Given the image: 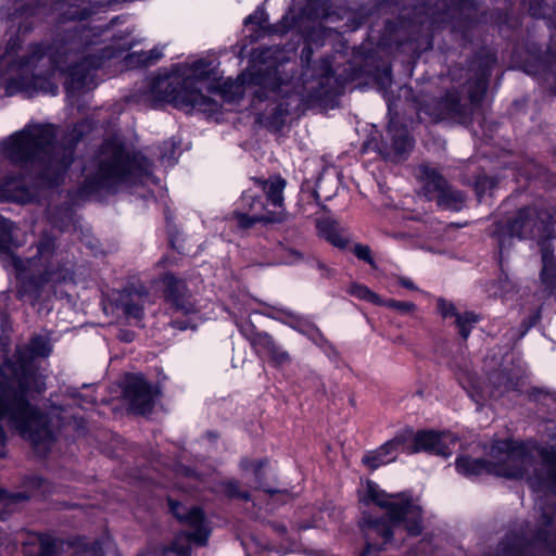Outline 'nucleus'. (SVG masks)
Listing matches in <instances>:
<instances>
[{
  "label": "nucleus",
  "mask_w": 556,
  "mask_h": 556,
  "mask_svg": "<svg viewBox=\"0 0 556 556\" xmlns=\"http://www.w3.org/2000/svg\"><path fill=\"white\" fill-rule=\"evenodd\" d=\"M314 332H315V336L318 338V340L320 342H327V340L325 339V337L323 336V333L319 331V329L315 328L314 329Z\"/></svg>",
  "instance_id": "69168bd1"
},
{
  "label": "nucleus",
  "mask_w": 556,
  "mask_h": 556,
  "mask_svg": "<svg viewBox=\"0 0 556 556\" xmlns=\"http://www.w3.org/2000/svg\"><path fill=\"white\" fill-rule=\"evenodd\" d=\"M419 180L424 182L419 195L422 194L428 201H435L442 210L459 212L464 208L465 193L452 188L437 168L419 164Z\"/></svg>",
  "instance_id": "0eeeda50"
},
{
  "label": "nucleus",
  "mask_w": 556,
  "mask_h": 556,
  "mask_svg": "<svg viewBox=\"0 0 556 556\" xmlns=\"http://www.w3.org/2000/svg\"><path fill=\"white\" fill-rule=\"evenodd\" d=\"M278 312L290 319L292 323L300 320V316L289 309L280 308Z\"/></svg>",
  "instance_id": "052dcab7"
},
{
  "label": "nucleus",
  "mask_w": 556,
  "mask_h": 556,
  "mask_svg": "<svg viewBox=\"0 0 556 556\" xmlns=\"http://www.w3.org/2000/svg\"><path fill=\"white\" fill-rule=\"evenodd\" d=\"M266 459L252 460L249 458H242L240 460V468L243 471H252L256 480V489L263 490L267 493L274 494L276 491L265 486L262 482V470L266 466Z\"/></svg>",
  "instance_id": "2f4dec72"
},
{
  "label": "nucleus",
  "mask_w": 556,
  "mask_h": 556,
  "mask_svg": "<svg viewBox=\"0 0 556 556\" xmlns=\"http://www.w3.org/2000/svg\"><path fill=\"white\" fill-rule=\"evenodd\" d=\"M311 55H312V49L304 48L302 51V58H305V60L308 61Z\"/></svg>",
  "instance_id": "0e129e2a"
},
{
  "label": "nucleus",
  "mask_w": 556,
  "mask_h": 556,
  "mask_svg": "<svg viewBox=\"0 0 556 556\" xmlns=\"http://www.w3.org/2000/svg\"><path fill=\"white\" fill-rule=\"evenodd\" d=\"M285 260L287 264L294 265L302 262L304 260V256L301 252L296 250L288 249L286 250Z\"/></svg>",
  "instance_id": "864d4df0"
},
{
  "label": "nucleus",
  "mask_w": 556,
  "mask_h": 556,
  "mask_svg": "<svg viewBox=\"0 0 556 556\" xmlns=\"http://www.w3.org/2000/svg\"><path fill=\"white\" fill-rule=\"evenodd\" d=\"M455 470L468 479H475L483 475L506 479H520L525 473L521 464H511L507 460H489L483 457L473 458L467 454L457 455Z\"/></svg>",
  "instance_id": "9d476101"
},
{
  "label": "nucleus",
  "mask_w": 556,
  "mask_h": 556,
  "mask_svg": "<svg viewBox=\"0 0 556 556\" xmlns=\"http://www.w3.org/2000/svg\"><path fill=\"white\" fill-rule=\"evenodd\" d=\"M170 325L173 328H176V329H179V330H186L188 329L190 326V321L188 319L186 320H178V319H173L170 321Z\"/></svg>",
  "instance_id": "bf43d9fd"
},
{
  "label": "nucleus",
  "mask_w": 556,
  "mask_h": 556,
  "mask_svg": "<svg viewBox=\"0 0 556 556\" xmlns=\"http://www.w3.org/2000/svg\"><path fill=\"white\" fill-rule=\"evenodd\" d=\"M224 492L228 497L250 501L251 495L248 491L240 490V484L237 480H229L224 483Z\"/></svg>",
  "instance_id": "79ce46f5"
},
{
  "label": "nucleus",
  "mask_w": 556,
  "mask_h": 556,
  "mask_svg": "<svg viewBox=\"0 0 556 556\" xmlns=\"http://www.w3.org/2000/svg\"><path fill=\"white\" fill-rule=\"evenodd\" d=\"M193 84L189 78L184 79L181 88L173 90L168 94L170 100L180 108H191L204 113L217 112L219 104L214 99L204 96L201 90L194 88Z\"/></svg>",
  "instance_id": "a211bd4d"
},
{
  "label": "nucleus",
  "mask_w": 556,
  "mask_h": 556,
  "mask_svg": "<svg viewBox=\"0 0 556 556\" xmlns=\"http://www.w3.org/2000/svg\"><path fill=\"white\" fill-rule=\"evenodd\" d=\"M551 239L536 240L541 245L542 266L556 264L554 249L548 242Z\"/></svg>",
  "instance_id": "a18cd8bd"
},
{
  "label": "nucleus",
  "mask_w": 556,
  "mask_h": 556,
  "mask_svg": "<svg viewBox=\"0 0 556 556\" xmlns=\"http://www.w3.org/2000/svg\"><path fill=\"white\" fill-rule=\"evenodd\" d=\"M20 46H21V41L17 37L14 39H11L7 45L5 53L12 54V53L16 52V50L20 48Z\"/></svg>",
  "instance_id": "13d9d810"
},
{
  "label": "nucleus",
  "mask_w": 556,
  "mask_h": 556,
  "mask_svg": "<svg viewBox=\"0 0 556 556\" xmlns=\"http://www.w3.org/2000/svg\"><path fill=\"white\" fill-rule=\"evenodd\" d=\"M482 320L480 314L473 311H465L454 319L455 329L463 341H467L473 328Z\"/></svg>",
  "instance_id": "bb28decb"
},
{
  "label": "nucleus",
  "mask_w": 556,
  "mask_h": 556,
  "mask_svg": "<svg viewBox=\"0 0 556 556\" xmlns=\"http://www.w3.org/2000/svg\"><path fill=\"white\" fill-rule=\"evenodd\" d=\"M542 519H543V526H544L543 528H548L554 525V516L552 514L544 513L542 515Z\"/></svg>",
  "instance_id": "680f3d73"
},
{
  "label": "nucleus",
  "mask_w": 556,
  "mask_h": 556,
  "mask_svg": "<svg viewBox=\"0 0 556 556\" xmlns=\"http://www.w3.org/2000/svg\"><path fill=\"white\" fill-rule=\"evenodd\" d=\"M543 459L547 467L544 484L548 491L556 494V448L544 454Z\"/></svg>",
  "instance_id": "f704fd0d"
},
{
  "label": "nucleus",
  "mask_w": 556,
  "mask_h": 556,
  "mask_svg": "<svg viewBox=\"0 0 556 556\" xmlns=\"http://www.w3.org/2000/svg\"><path fill=\"white\" fill-rule=\"evenodd\" d=\"M399 281H400V285L406 289L413 290L415 288L414 282L410 279L400 278Z\"/></svg>",
  "instance_id": "e2e57ef3"
},
{
  "label": "nucleus",
  "mask_w": 556,
  "mask_h": 556,
  "mask_svg": "<svg viewBox=\"0 0 556 556\" xmlns=\"http://www.w3.org/2000/svg\"><path fill=\"white\" fill-rule=\"evenodd\" d=\"M318 231L321 237L337 248L343 249L348 244V239L339 232L336 224L332 222L324 220L318 223Z\"/></svg>",
  "instance_id": "7c9ffc66"
},
{
  "label": "nucleus",
  "mask_w": 556,
  "mask_h": 556,
  "mask_svg": "<svg viewBox=\"0 0 556 556\" xmlns=\"http://www.w3.org/2000/svg\"><path fill=\"white\" fill-rule=\"evenodd\" d=\"M555 216L546 207L526 205L518 208L505 223L498 224L493 232L497 242L498 258L513 247L514 239H552L555 231Z\"/></svg>",
  "instance_id": "39448f33"
},
{
  "label": "nucleus",
  "mask_w": 556,
  "mask_h": 556,
  "mask_svg": "<svg viewBox=\"0 0 556 556\" xmlns=\"http://www.w3.org/2000/svg\"><path fill=\"white\" fill-rule=\"evenodd\" d=\"M253 181L256 188L265 194L267 205H269L271 210L282 211L283 222L287 216L283 197V191L287 186L286 179L279 175H273L267 179L253 178Z\"/></svg>",
  "instance_id": "5701e85b"
},
{
  "label": "nucleus",
  "mask_w": 556,
  "mask_h": 556,
  "mask_svg": "<svg viewBox=\"0 0 556 556\" xmlns=\"http://www.w3.org/2000/svg\"><path fill=\"white\" fill-rule=\"evenodd\" d=\"M401 210L404 212L403 217L408 220H415L414 215V205H415V198L414 195H405L403 200L401 201Z\"/></svg>",
  "instance_id": "09e8293b"
},
{
  "label": "nucleus",
  "mask_w": 556,
  "mask_h": 556,
  "mask_svg": "<svg viewBox=\"0 0 556 556\" xmlns=\"http://www.w3.org/2000/svg\"><path fill=\"white\" fill-rule=\"evenodd\" d=\"M361 501L374 504L387 511V516L394 522H404V530L408 535L417 534V504L413 492L387 493L380 485L371 480L365 484Z\"/></svg>",
  "instance_id": "423d86ee"
},
{
  "label": "nucleus",
  "mask_w": 556,
  "mask_h": 556,
  "mask_svg": "<svg viewBox=\"0 0 556 556\" xmlns=\"http://www.w3.org/2000/svg\"><path fill=\"white\" fill-rule=\"evenodd\" d=\"M355 256L358 258V260H362L364 262H366L367 264H369L371 267H376V263H375V260L371 255V250L368 245H365V244H356L354 247V250H353Z\"/></svg>",
  "instance_id": "de8ad7c7"
},
{
  "label": "nucleus",
  "mask_w": 556,
  "mask_h": 556,
  "mask_svg": "<svg viewBox=\"0 0 556 556\" xmlns=\"http://www.w3.org/2000/svg\"><path fill=\"white\" fill-rule=\"evenodd\" d=\"M547 395L548 393L542 388L532 387L528 390V397L532 402H538L541 395Z\"/></svg>",
  "instance_id": "6e6d98bb"
},
{
  "label": "nucleus",
  "mask_w": 556,
  "mask_h": 556,
  "mask_svg": "<svg viewBox=\"0 0 556 556\" xmlns=\"http://www.w3.org/2000/svg\"><path fill=\"white\" fill-rule=\"evenodd\" d=\"M489 454L497 460L520 464L519 462L527 456V448L523 442L513 439H498L491 444Z\"/></svg>",
  "instance_id": "393cba45"
},
{
  "label": "nucleus",
  "mask_w": 556,
  "mask_h": 556,
  "mask_svg": "<svg viewBox=\"0 0 556 556\" xmlns=\"http://www.w3.org/2000/svg\"><path fill=\"white\" fill-rule=\"evenodd\" d=\"M240 331L260 357L268 358L275 366L290 363L289 353L277 345L267 332L257 331L253 325L242 326Z\"/></svg>",
  "instance_id": "2eb2a0df"
},
{
  "label": "nucleus",
  "mask_w": 556,
  "mask_h": 556,
  "mask_svg": "<svg viewBox=\"0 0 556 556\" xmlns=\"http://www.w3.org/2000/svg\"><path fill=\"white\" fill-rule=\"evenodd\" d=\"M540 279L545 290L548 293H554L556 290V264L542 266Z\"/></svg>",
  "instance_id": "58836bf2"
},
{
  "label": "nucleus",
  "mask_w": 556,
  "mask_h": 556,
  "mask_svg": "<svg viewBox=\"0 0 556 556\" xmlns=\"http://www.w3.org/2000/svg\"><path fill=\"white\" fill-rule=\"evenodd\" d=\"M489 80L471 77L468 86V99L473 106H479L483 102L488 88Z\"/></svg>",
  "instance_id": "72a5a7b5"
},
{
  "label": "nucleus",
  "mask_w": 556,
  "mask_h": 556,
  "mask_svg": "<svg viewBox=\"0 0 556 556\" xmlns=\"http://www.w3.org/2000/svg\"><path fill=\"white\" fill-rule=\"evenodd\" d=\"M458 438L448 431L419 430V452L447 458Z\"/></svg>",
  "instance_id": "aec40b11"
},
{
  "label": "nucleus",
  "mask_w": 556,
  "mask_h": 556,
  "mask_svg": "<svg viewBox=\"0 0 556 556\" xmlns=\"http://www.w3.org/2000/svg\"><path fill=\"white\" fill-rule=\"evenodd\" d=\"M20 263H21V261H20V260H14V265H15V267H16V268H18Z\"/></svg>",
  "instance_id": "338daca9"
},
{
  "label": "nucleus",
  "mask_w": 556,
  "mask_h": 556,
  "mask_svg": "<svg viewBox=\"0 0 556 556\" xmlns=\"http://www.w3.org/2000/svg\"><path fill=\"white\" fill-rule=\"evenodd\" d=\"M365 548L358 556H379L394 536L395 528H403L404 522H394L390 517H368L362 521Z\"/></svg>",
  "instance_id": "ddd939ff"
},
{
  "label": "nucleus",
  "mask_w": 556,
  "mask_h": 556,
  "mask_svg": "<svg viewBox=\"0 0 556 556\" xmlns=\"http://www.w3.org/2000/svg\"><path fill=\"white\" fill-rule=\"evenodd\" d=\"M494 383L503 387L505 391H520V378L515 376L511 370L502 369L496 375Z\"/></svg>",
  "instance_id": "e433bc0d"
},
{
  "label": "nucleus",
  "mask_w": 556,
  "mask_h": 556,
  "mask_svg": "<svg viewBox=\"0 0 556 556\" xmlns=\"http://www.w3.org/2000/svg\"><path fill=\"white\" fill-rule=\"evenodd\" d=\"M170 513L180 521L186 522L191 531H187L184 535L190 542H194L200 546L207 543L210 536V529L206 526L203 511L198 507H192L186 511L185 507L177 501L168 500Z\"/></svg>",
  "instance_id": "f3484780"
},
{
  "label": "nucleus",
  "mask_w": 556,
  "mask_h": 556,
  "mask_svg": "<svg viewBox=\"0 0 556 556\" xmlns=\"http://www.w3.org/2000/svg\"><path fill=\"white\" fill-rule=\"evenodd\" d=\"M241 211H235L233 217L239 227L248 229L255 224H278L282 223V211L271 210L267 202L253 189L244 190L239 200Z\"/></svg>",
  "instance_id": "9b49d317"
},
{
  "label": "nucleus",
  "mask_w": 556,
  "mask_h": 556,
  "mask_svg": "<svg viewBox=\"0 0 556 556\" xmlns=\"http://www.w3.org/2000/svg\"><path fill=\"white\" fill-rule=\"evenodd\" d=\"M156 282L162 285L163 298L175 312L186 316L197 313L192 294L184 279L166 271Z\"/></svg>",
  "instance_id": "4468645a"
},
{
  "label": "nucleus",
  "mask_w": 556,
  "mask_h": 556,
  "mask_svg": "<svg viewBox=\"0 0 556 556\" xmlns=\"http://www.w3.org/2000/svg\"><path fill=\"white\" fill-rule=\"evenodd\" d=\"M468 185L472 188L477 201L481 203L486 192H492L497 187V179L481 173L473 176L472 181L468 182Z\"/></svg>",
  "instance_id": "c85d7f7f"
},
{
  "label": "nucleus",
  "mask_w": 556,
  "mask_h": 556,
  "mask_svg": "<svg viewBox=\"0 0 556 556\" xmlns=\"http://www.w3.org/2000/svg\"><path fill=\"white\" fill-rule=\"evenodd\" d=\"M496 62L497 55L494 51L486 48L479 49L469 61V71L472 73L471 77L490 81Z\"/></svg>",
  "instance_id": "a878e982"
},
{
  "label": "nucleus",
  "mask_w": 556,
  "mask_h": 556,
  "mask_svg": "<svg viewBox=\"0 0 556 556\" xmlns=\"http://www.w3.org/2000/svg\"><path fill=\"white\" fill-rule=\"evenodd\" d=\"M89 14L86 8L68 5V9L60 14L52 43L30 45L27 54L14 62V66L21 71L34 70L40 61L48 58V74L56 70L66 73L68 90L94 88L93 73L111 58V50L100 47V36L92 28L81 24L65 25L67 22L84 21Z\"/></svg>",
  "instance_id": "f03ea898"
},
{
  "label": "nucleus",
  "mask_w": 556,
  "mask_h": 556,
  "mask_svg": "<svg viewBox=\"0 0 556 556\" xmlns=\"http://www.w3.org/2000/svg\"><path fill=\"white\" fill-rule=\"evenodd\" d=\"M124 394L132 412L144 415L153 409L152 386L142 376H134L128 379Z\"/></svg>",
  "instance_id": "6ab92c4d"
},
{
  "label": "nucleus",
  "mask_w": 556,
  "mask_h": 556,
  "mask_svg": "<svg viewBox=\"0 0 556 556\" xmlns=\"http://www.w3.org/2000/svg\"><path fill=\"white\" fill-rule=\"evenodd\" d=\"M366 146L376 150L386 160L401 162L412 152L414 138L407 126L397 116L391 115L386 131L380 136V139L372 138Z\"/></svg>",
  "instance_id": "6e6552de"
},
{
  "label": "nucleus",
  "mask_w": 556,
  "mask_h": 556,
  "mask_svg": "<svg viewBox=\"0 0 556 556\" xmlns=\"http://www.w3.org/2000/svg\"><path fill=\"white\" fill-rule=\"evenodd\" d=\"M72 396L75 403L83 408H85L86 405H93L96 402L92 395H81L79 392H74Z\"/></svg>",
  "instance_id": "5fc2aeb1"
},
{
  "label": "nucleus",
  "mask_w": 556,
  "mask_h": 556,
  "mask_svg": "<svg viewBox=\"0 0 556 556\" xmlns=\"http://www.w3.org/2000/svg\"><path fill=\"white\" fill-rule=\"evenodd\" d=\"M148 299V291L144 287L125 288L116 293L113 302L117 309L127 318L140 320L144 314V304Z\"/></svg>",
  "instance_id": "412c9836"
},
{
  "label": "nucleus",
  "mask_w": 556,
  "mask_h": 556,
  "mask_svg": "<svg viewBox=\"0 0 556 556\" xmlns=\"http://www.w3.org/2000/svg\"><path fill=\"white\" fill-rule=\"evenodd\" d=\"M549 530L547 528H539L535 532V540L542 543H546L549 538Z\"/></svg>",
  "instance_id": "4d7b16f0"
},
{
  "label": "nucleus",
  "mask_w": 556,
  "mask_h": 556,
  "mask_svg": "<svg viewBox=\"0 0 556 556\" xmlns=\"http://www.w3.org/2000/svg\"><path fill=\"white\" fill-rule=\"evenodd\" d=\"M71 556H104L102 543L99 541L77 540L72 543Z\"/></svg>",
  "instance_id": "473e14b6"
},
{
  "label": "nucleus",
  "mask_w": 556,
  "mask_h": 556,
  "mask_svg": "<svg viewBox=\"0 0 556 556\" xmlns=\"http://www.w3.org/2000/svg\"><path fill=\"white\" fill-rule=\"evenodd\" d=\"M12 231V222L0 216V252H9L14 245Z\"/></svg>",
  "instance_id": "4c0bfd02"
},
{
  "label": "nucleus",
  "mask_w": 556,
  "mask_h": 556,
  "mask_svg": "<svg viewBox=\"0 0 556 556\" xmlns=\"http://www.w3.org/2000/svg\"><path fill=\"white\" fill-rule=\"evenodd\" d=\"M140 170L137 155L128 152L117 139L105 140L97 154L84 165V182L73 200L84 201L100 192H115L116 188L131 180Z\"/></svg>",
  "instance_id": "20e7f679"
},
{
  "label": "nucleus",
  "mask_w": 556,
  "mask_h": 556,
  "mask_svg": "<svg viewBox=\"0 0 556 556\" xmlns=\"http://www.w3.org/2000/svg\"><path fill=\"white\" fill-rule=\"evenodd\" d=\"M444 13H448L450 10L460 11L464 9L475 8V0H452L450 3H445Z\"/></svg>",
  "instance_id": "3c124183"
},
{
  "label": "nucleus",
  "mask_w": 556,
  "mask_h": 556,
  "mask_svg": "<svg viewBox=\"0 0 556 556\" xmlns=\"http://www.w3.org/2000/svg\"><path fill=\"white\" fill-rule=\"evenodd\" d=\"M140 556H191V546L189 544H182L176 539L168 546L149 549Z\"/></svg>",
  "instance_id": "c756f323"
},
{
  "label": "nucleus",
  "mask_w": 556,
  "mask_h": 556,
  "mask_svg": "<svg viewBox=\"0 0 556 556\" xmlns=\"http://www.w3.org/2000/svg\"><path fill=\"white\" fill-rule=\"evenodd\" d=\"M349 293L357 299L368 301L376 305L384 304L383 300L372 292L368 287L359 283H353L349 288Z\"/></svg>",
  "instance_id": "c9c22d12"
},
{
  "label": "nucleus",
  "mask_w": 556,
  "mask_h": 556,
  "mask_svg": "<svg viewBox=\"0 0 556 556\" xmlns=\"http://www.w3.org/2000/svg\"><path fill=\"white\" fill-rule=\"evenodd\" d=\"M546 0H529V15L535 20L545 18Z\"/></svg>",
  "instance_id": "49530a36"
},
{
  "label": "nucleus",
  "mask_w": 556,
  "mask_h": 556,
  "mask_svg": "<svg viewBox=\"0 0 556 556\" xmlns=\"http://www.w3.org/2000/svg\"><path fill=\"white\" fill-rule=\"evenodd\" d=\"M331 68L329 64L326 65L325 73L317 79L307 83L306 97L309 100H321L329 96L328 85L332 78Z\"/></svg>",
  "instance_id": "cd10ccee"
},
{
  "label": "nucleus",
  "mask_w": 556,
  "mask_h": 556,
  "mask_svg": "<svg viewBox=\"0 0 556 556\" xmlns=\"http://www.w3.org/2000/svg\"><path fill=\"white\" fill-rule=\"evenodd\" d=\"M202 64H203L202 62H198V63L194 64V67L198 68Z\"/></svg>",
  "instance_id": "774afa93"
},
{
  "label": "nucleus",
  "mask_w": 556,
  "mask_h": 556,
  "mask_svg": "<svg viewBox=\"0 0 556 556\" xmlns=\"http://www.w3.org/2000/svg\"><path fill=\"white\" fill-rule=\"evenodd\" d=\"M426 112L433 116L435 122H441L446 118H457L459 121H468L471 117V112L462 103L460 94L457 90H446L445 93L438 99L431 112L427 110L426 102L419 98V113Z\"/></svg>",
  "instance_id": "dca6fc26"
},
{
  "label": "nucleus",
  "mask_w": 556,
  "mask_h": 556,
  "mask_svg": "<svg viewBox=\"0 0 556 556\" xmlns=\"http://www.w3.org/2000/svg\"><path fill=\"white\" fill-rule=\"evenodd\" d=\"M437 311L443 319L456 318L460 312L457 311L455 304L443 298H439L437 301Z\"/></svg>",
  "instance_id": "c03bdc74"
},
{
  "label": "nucleus",
  "mask_w": 556,
  "mask_h": 556,
  "mask_svg": "<svg viewBox=\"0 0 556 556\" xmlns=\"http://www.w3.org/2000/svg\"><path fill=\"white\" fill-rule=\"evenodd\" d=\"M63 542L50 533H27L23 541L24 556H59Z\"/></svg>",
  "instance_id": "4be33fe9"
},
{
  "label": "nucleus",
  "mask_w": 556,
  "mask_h": 556,
  "mask_svg": "<svg viewBox=\"0 0 556 556\" xmlns=\"http://www.w3.org/2000/svg\"><path fill=\"white\" fill-rule=\"evenodd\" d=\"M267 21V14L263 9H256L252 14L245 17V24H255L258 27H262L263 24Z\"/></svg>",
  "instance_id": "603ef678"
},
{
  "label": "nucleus",
  "mask_w": 556,
  "mask_h": 556,
  "mask_svg": "<svg viewBox=\"0 0 556 556\" xmlns=\"http://www.w3.org/2000/svg\"><path fill=\"white\" fill-rule=\"evenodd\" d=\"M161 56H162V53L160 51H157L156 49H152L147 52H139V53L130 54L128 58H129V63H131V64L136 63V64L142 65V66H148V65L155 63L157 60L161 59Z\"/></svg>",
  "instance_id": "ea45409f"
},
{
  "label": "nucleus",
  "mask_w": 556,
  "mask_h": 556,
  "mask_svg": "<svg viewBox=\"0 0 556 556\" xmlns=\"http://www.w3.org/2000/svg\"><path fill=\"white\" fill-rule=\"evenodd\" d=\"M37 252L28 262L30 265L40 263L43 267L40 280L41 283L49 281L62 282L72 278V269L64 262V256L55 249V241L52 237L45 235L37 243Z\"/></svg>",
  "instance_id": "f8f14e48"
},
{
  "label": "nucleus",
  "mask_w": 556,
  "mask_h": 556,
  "mask_svg": "<svg viewBox=\"0 0 556 556\" xmlns=\"http://www.w3.org/2000/svg\"><path fill=\"white\" fill-rule=\"evenodd\" d=\"M384 304H382L381 306H388V307H391L400 313H408V312H412L414 311L415 308V305L410 302H404V301H395V300H388V301H384Z\"/></svg>",
  "instance_id": "8fccbe9b"
},
{
  "label": "nucleus",
  "mask_w": 556,
  "mask_h": 556,
  "mask_svg": "<svg viewBox=\"0 0 556 556\" xmlns=\"http://www.w3.org/2000/svg\"><path fill=\"white\" fill-rule=\"evenodd\" d=\"M417 452V432L407 428L397 432L391 440L377 448L367 451L362 457V464L374 471L396 460L400 454L412 455Z\"/></svg>",
  "instance_id": "1a4fd4ad"
},
{
  "label": "nucleus",
  "mask_w": 556,
  "mask_h": 556,
  "mask_svg": "<svg viewBox=\"0 0 556 556\" xmlns=\"http://www.w3.org/2000/svg\"><path fill=\"white\" fill-rule=\"evenodd\" d=\"M80 127L75 125L62 142H55V126H26L3 142V153L14 164L38 166L42 178L50 185H59L74 161L75 147L83 137Z\"/></svg>",
  "instance_id": "7ed1b4c3"
},
{
  "label": "nucleus",
  "mask_w": 556,
  "mask_h": 556,
  "mask_svg": "<svg viewBox=\"0 0 556 556\" xmlns=\"http://www.w3.org/2000/svg\"><path fill=\"white\" fill-rule=\"evenodd\" d=\"M34 199V192L20 176H7L0 181V202L28 203Z\"/></svg>",
  "instance_id": "b1692460"
},
{
  "label": "nucleus",
  "mask_w": 556,
  "mask_h": 556,
  "mask_svg": "<svg viewBox=\"0 0 556 556\" xmlns=\"http://www.w3.org/2000/svg\"><path fill=\"white\" fill-rule=\"evenodd\" d=\"M219 92L222 97L228 102H235L241 98V86L232 81H225Z\"/></svg>",
  "instance_id": "37998d69"
},
{
  "label": "nucleus",
  "mask_w": 556,
  "mask_h": 556,
  "mask_svg": "<svg viewBox=\"0 0 556 556\" xmlns=\"http://www.w3.org/2000/svg\"><path fill=\"white\" fill-rule=\"evenodd\" d=\"M27 485L30 488L29 494L21 493L18 498H28L35 495H46L49 489V484L46 480L39 477H30L27 479Z\"/></svg>",
  "instance_id": "a19ab883"
},
{
  "label": "nucleus",
  "mask_w": 556,
  "mask_h": 556,
  "mask_svg": "<svg viewBox=\"0 0 556 556\" xmlns=\"http://www.w3.org/2000/svg\"><path fill=\"white\" fill-rule=\"evenodd\" d=\"M52 353L48 337L33 336L28 343L18 345L13 361L7 364L10 376L0 375V422L8 426L23 439L28 440L37 453L45 454L54 441L47 414L31 405L27 396L46 390L45 376L34 364L36 358H47ZM7 434L0 425V457L5 456Z\"/></svg>",
  "instance_id": "f257e3e1"
}]
</instances>
